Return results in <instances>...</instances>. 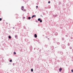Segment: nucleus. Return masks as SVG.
<instances>
[{
	"label": "nucleus",
	"mask_w": 73,
	"mask_h": 73,
	"mask_svg": "<svg viewBox=\"0 0 73 73\" xmlns=\"http://www.w3.org/2000/svg\"><path fill=\"white\" fill-rule=\"evenodd\" d=\"M62 70V68H59V72H61V70Z\"/></svg>",
	"instance_id": "obj_1"
},
{
	"label": "nucleus",
	"mask_w": 73,
	"mask_h": 73,
	"mask_svg": "<svg viewBox=\"0 0 73 73\" xmlns=\"http://www.w3.org/2000/svg\"><path fill=\"white\" fill-rule=\"evenodd\" d=\"M35 67L36 68H38V67H39V66L38 65V64H36V65H35Z\"/></svg>",
	"instance_id": "obj_2"
},
{
	"label": "nucleus",
	"mask_w": 73,
	"mask_h": 73,
	"mask_svg": "<svg viewBox=\"0 0 73 73\" xmlns=\"http://www.w3.org/2000/svg\"><path fill=\"white\" fill-rule=\"evenodd\" d=\"M21 9L22 10V11H23V10H24V6L22 7Z\"/></svg>",
	"instance_id": "obj_3"
},
{
	"label": "nucleus",
	"mask_w": 73,
	"mask_h": 73,
	"mask_svg": "<svg viewBox=\"0 0 73 73\" xmlns=\"http://www.w3.org/2000/svg\"><path fill=\"white\" fill-rule=\"evenodd\" d=\"M35 37V38H36V37H37V35H36V34H35V35H34Z\"/></svg>",
	"instance_id": "obj_4"
},
{
	"label": "nucleus",
	"mask_w": 73,
	"mask_h": 73,
	"mask_svg": "<svg viewBox=\"0 0 73 73\" xmlns=\"http://www.w3.org/2000/svg\"><path fill=\"white\" fill-rule=\"evenodd\" d=\"M36 16L35 15H33L32 17L31 18H33V17H36Z\"/></svg>",
	"instance_id": "obj_5"
},
{
	"label": "nucleus",
	"mask_w": 73,
	"mask_h": 73,
	"mask_svg": "<svg viewBox=\"0 0 73 73\" xmlns=\"http://www.w3.org/2000/svg\"><path fill=\"white\" fill-rule=\"evenodd\" d=\"M31 71L32 72H33V68L31 69Z\"/></svg>",
	"instance_id": "obj_6"
},
{
	"label": "nucleus",
	"mask_w": 73,
	"mask_h": 73,
	"mask_svg": "<svg viewBox=\"0 0 73 73\" xmlns=\"http://www.w3.org/2000/svg\"><path fill=\"white\" fill-rule=\"evenodd\" d=\"M38 21H40L41 20V19H40V18H39L38 19Z\"/></svg>",
	"instance_id": "obj_7"
},
{
	"label": "nucleus",
	"mask_w": 73,
	"mask_h": 73,
	"mask_svg": "<svg viewBox=\"0 0 73 73\" xmlns=\"http://www.w3.org/2000/svg\"><path fill=\"white\" fill-rule=\"evenodd\" d=\"M9 38L10 39V38H11V36H9Z\"/></svg>",
	"instance_id": "obj_8"
},
{
	"label": "nucleus",
	"mask_w": 73,
	"mask_h": 73,
	"mask_svg": "<svg viewBox=\"0 0 73 73\" xmlns=\"http://www.w3.org/2000/svg\"><path fill=\"white\" fill-rule=\"evenodd\" d=\"M28 19H29V20H30V19H31V17H28Z\"/></svg>",
	"instance_id": "obj_9"
},
{
	"label": "nucleus",
	"mask_w": 73,
	"mask_h": 73,
	"mask_svg": "<svg viewBox=\"0 0 73 73\" xmlns=\"http://www.w3.org/2000/svg\"><path fill=\"white\" fill-rule=\"evenodd\" d=\"M12 62V60H10V62Z\"/></svg>",
	"instance_id": "obj_10"
},
{
	"label": "nucleus",
	"mask_w": 73,
	"mask_h": 73,
	"mask_svg": "<svg viewBox=\"0 0 73 73\" xmlns=\"http://www.w3.org/2000/svg\"><path fill=\"white\" fill-rule=\"evenodd\" d=\"M14 54H16V53L15 52H14Z\"/></svg>",
	"instance_id": "obj_11"
},
{
	"label": "nucleus",
	"mask_w": 73,
	"mask_h": 73,
	"mask_svg": "<svg viewBox=\"0 0 73 73\" xmlns=\"http://www.w3.org/2000/svg\"><path fill=\"white\" fill-rule=\"evenodd\" d=\"M42 20H40V23H42Z\"/></svg>",
	"instance_id": "obj_12"
},
{
	"label": "nucleus",
	"mask_w": 73,
	"mask_h": 73,
	"mask_svg": "<svg viewBox=\"0 0 73 73\" xmlns=\"http://www.w3.org/2000/svg\"><path fill=\"white\" fill-rule=\"evenodd\" d=\"M15 38H17V35H15Z\"/></svg>",
	"instance_id": "obj_13"
},
{
	"label": "nucleus",
	"mask_w": 73,
	"mask_h": 73,
	"mask_svg": "<svg viewBox=\"0 0 73 73\" xmlns=\"http://www.w3.org/2000/svg\"><path fill=\"white\" fill-rule=\"evenodd\" d=\"M71 72L72 73H73V70H71Z\"/></svg>",
	"instance_id": "obj_14"
},
{
	"label": "nucleus",
	"mask_w": 73,
	"mask_h": 73,
	"mask_svg": "<svg viewBox=\"0 0 73 73\" xmlns=\"http://www.w3.org/2000/svg\"><path fill=\"white\" fill-rule=\"evenodd\" d=\"M1 20H2V19L0 18V21H1Z\"/></svg>",
	"instance_id": "obj_15"
},
{
	"label": "nucleus",
	"mask_w": 73,
	"mask_h": 73,
	"mask_svg": "<svg viewBox=\"0 0 73 73\" xmlns=\"http://www.w3.org/2000/svg\"><path fill=\"white\" fill-rule=\"evenodd\" d=\"M48 3L49 4L50 3V1H49L48 2Z\"/></svg>",
	"instance_id": "obj_16"
},
{
	"label": "nucleus",
	"mask_w": 73,
	"mask_h": 73,
	"mask_svg": "<svg viewBox=\"0 0 73 73\" xmlns=\"http://www.w3.org/2000/svg\"><path fill=\"white\" fill-rule=\"evenodd\" d=\"M36 9H37V8H38V6H36Z\"/></svg>",
	"instance_id": "obj_17"
},
{
	"label": "nucleus",
	"mask_w": 73,
	"mask_h": 73,
	"mask_svg": "<svg viewBox=\"0 0 73 73\" xmlns=\"http://www.w3.org/2000/svg\"><path fill=\"white\" fill-rule=\"evenodd\" d=\"M13 66H15V64H13Z\"/></svg>",
	"instance_id": "obj_18"
},
{
	"label": "nucleus",
	"mask_w": 73,
	"mask_h": 73,
	"mask_svg": "<svg viewBox=\"0 0 73 73\" xmlns=\"http://www.w3.org/2000/svg\"><path fill=\"white\" fill-rule=\"evenodd\" d=\"M66 66H68V65L67 64L66 65Z\"/></svg>",
	"instance_id": "obj_19"
},
{
	"label": "nucleus",
	"mask_w": 73,
	"mask_h": 73,
	"mask_svg": "<svg viewBox=\"0 0 73 73\" xmlns=\"http://www.w3.org/2000/svg\"><path fill=\"white\" fill-rule=\"evenodd\" d=\"M25 17H23V19H25Z\"/></svg>",
	"instance_id": "obj_20"
},
{
	"label": "nucleus",
	"mask_w": 73,
	"mask_h": 73,
	"mask_svg": "<svg viewBox=\"0 0 73 73\" xmlns=\"http://www.w3.org/2000/svg\"><path fill=\"white\" fill-rule=\"evenodd\" d=\"M1 67V64H0V68Z\"/></svg>",
	"instance_id": "obj_21"
},
{
	"label": "nucleus",
	"mask_w": 73,
	"mask_h": 73,
	"mask_svg": "<svg viewBox=\"0 0 73 73\" xmlns=\"http://www.w3.org/2000/svg\"><path fill=\"white\" fill-rule=\"evenodd\" d=\"M68 73H72V72H69Z\"/></svg>",
	"instance_id": "obj_22"
}]
</instances>
